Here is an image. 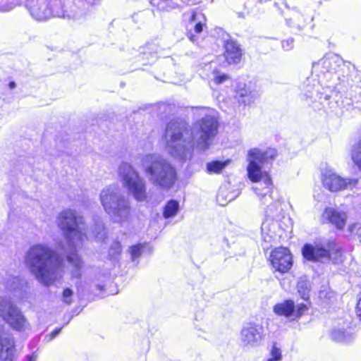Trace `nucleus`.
I'll list each match as a JSON object with an SVG mask.
<instances>
[{
    "mask_svg": "<svg viewBox=\"0 0 361 361\" xmlns=\"http://www.w3.org/2000/svg\"><path fill=\"white\" fill-rule=\"evenodd\" d=\"M199 115L200 118L190 127L178 121L167 124L164 140L166 150L172 157L187 160L192 157L195 147L206 151L212 145L218 133V113L212 109L202 108Z\"/></svg>",
    "mask_w": 361,
    "mask_h": 361,
    "instance_id": "obj_1",
    "label": "nucleus"
},
{
    "mask_svg": "<svg viewBox=\"0 0 361 361\" xmlns=\"http://www.w3.org/2000/svg\"><path fill=\"white\" fill-rule=\"evenodd\" d=\"M312 73L319 80H329L336 77L338 82L335 88L347 90L343 105L348 109L352 108L355 104L356 107L361 106V73L354 65L344 61L336 54H330L313 63Z\"/></svg>",
    "mask_w": 361,
    "mask_h": 361,
    "instance_id": "obj_2",
    "label": "nucleus"
},
{
    "mask_svg": "<svg viewBox=\"0 0 361 361\" xmlns=\"http://www.w3.org/2000/svg\"><path fill=\"white\" fill-rule=\"evenodd\" d=\"M276 151L269 149L262 152L259 149H251L247 155V175L250 180L255 185L253 190L260 198L263 204H267L265 209L267 216L274 219L279 216L281 210V203L274 200L272 196L273 185L271 178L267 172L262 171V165L276 157Z\"/></svg>",
    "mask_w": 361,
    "mask_h": 361,
    "instance_id": "obj_3",
    "label": "nucleus"
},
{
    "mask_svg": "<svg viewBox=\"0 0 361 361\" xmlns=\"http://www.w3.org/2000/svg\"><path fill=\"white\" fill-rule=\"evenodd\" d=\"M56 224L61 230L70 250L67 255V262L70 267L71 277L79 279L83 262L76 251L82 247L85 240L87 239L85 219L77 211L68 209L60 212Z\"/></svg>",
    "mask_w": 361,
    "mask_h": 361,
    "instance_id": "obj_4",
    "label": "nucleus"
},
{
    "mask_svg": "<svg viewBox=\"0 0 361 361\" xmlns=\"http://www.w3.org/2000/svg\"><path fill=\"white\" fill-rule=\"evenodd\" d=\"M25 263L35 279L45 286L54 284L63 274V259L44 244L31 246L26 252Z\"/></svg>",
    "mask_w": 361,
    "mask_h": 361,
    "instance_id": "obj_5",
    "label": "nucleus"
},
{
    "mask_svg": "<svg viewBox=\"0 0 361 361\" xmlns=\"http://www.w3.org/2000/svg\"><path fill=\"white\" fill-rule=\"evenodd\" d=\"M141 166L146 178L154 186L169 189L176 180V169L159 154H145L141 159Z\"/></svg>",
    "mask_w": 361,
    "mask_h": 361,
    "instance_id": "obj_6",
    "label": "nucleus"
},
{
    "mask_svg": "<svg viewBox=\"0 0 361 361\" xmlns=\"http://www.w3.org/2000/svg\"><path fill=\"white\" fill-rule=\"evenodd\" d=\"M105 212L114 223L123 224L128 221L131 207L129 199L116 185L104 188L99 196Z\"/></svg>",
    "mask_w": 361,
    "mask_h": 361,
    "instance_id": "obj_7",
    "label": "nucleus"
},
{
    "mask_svg": "<svg viewBox=\"0 0 361 361\" xmlns=\"http://www.w3.org/2000/svg\"><path fill=\"white\" fill-rule=\"evenodd\" d=\"M325 247L305 244L302 250L303 257L313 262L322 263L331 262L334 264L343 263L344 255L342 247L336 239H329L324 243Z\"/></svg>",
    "mask_w": 361,
    "mask_h": 361,
    "instance_id": "obj_8",
    "label": "nucleus"
},
{
    "mask_svg": "<svg viewBox=\"0 0 361 361\" xmlns=\"http://www.w3.org/2000/svg\"><path fill=\"white\" fill-rule=\"evenodd\" d=\"M0 317L13 330L29 334L32 326L20 307L10 298L0 297Z\"/></svg>",
    "mask_w": 361,
    "mask_h": 361,
    "instance_id": "obj_9",
    "label": "nucleus"
},
{
    "mask_svg": "<svg viewBox=\"0 0 361 361\" xmlns=\"http://www.w3.org/2000/svg\"><path fill=\"white\" fill-rule=\"evenodd\" d=\"M118 173L123 186L137 201L147 200L145 182L131 164L122 162L118 168Z\"/></svg>",
    "mask_w": 361,
    "mask_h": 361,
    "instance_id": "obj_10",
    "label": "nucleus"
},
{
    "mask_svg": "<svg viewBox=\"0 0 361 361\" xmlns=\"http://www.w3.org/2000/svg\"><path fill=\"white\" fill-rule=\"evenodd\" d=\"M27 6L31 16L37 20H44L51 16H69L61 0H28Z\"/></svg>",
    "mask_w": 361,
    "mask_h": 361,
    "instance_id": "obj_11",
    "label": "nucleus"
},
{
    "mask_svg": "<svg viewBox=\"0 0 361 361\" xmlns=\"http://www.w3.org/2000/svg\"><path fill=\"white\" fill-rule=\"evenodd\" d=\"M322 90L323 92H319V90H317V92L318 96V102L322 105V108L324 109L325 111L337 113L338 109L340 108H344L348 111L361 109V106L356 107L355 104L352 106V108L350 109H348L343 105V101L346 97L347 90H338L336 89L338 92H343L345 95L341 103H339L338 101L337 97L338 95L336 91L332 90L329 87H326V89Z\"/></svg>",
    "mask_w": 361,
    "mask_h": 361,
    "instance_id": "obj_12",
    "label": "nucleus"
},
{
    "mask_svg": "<svg viewBox=\"0 0 361 361\" xmlns=\"http://www.w3.org/2000/svg\"><path fill=\"white\" fill-rule=\"evenodd\" d=\"M322 181L324 186L331 192L353 188L357 183V179H345L331 170H326L324 173Z\"/></svg>",
    "mask_w": 361,
    "mask_h": 361,
    "instance_id": "obj_13",
    "label": "nucleus"
},
{
    "mask_svg": "<svg viewBox=\"0 0 361 361\" xmlns=\"http://www.w3.org/2000/svg\"><path fill=\"white\" fill-rule=\"evenodd\" d=\"M307 310L306 305L301 303L295 305L291 300H286L279 302L273 307V311L276 315L291 318L292 320L300 318Z\"/></svg>",
    "mask_w": 361,
    "mask_h": 361,
    "instance_id": "obj_14",
    "label": "nucleus"
},
{
    "mask_svg": "<svg viewBox=\"0 0 361 361\" xmlns=\"http://www.w3.org/2000/svg\"><path fill=\"white\" fill-rule=\"evenodd\" d=\"M264 335V328L261 324L248 323L241 330L240 341L244 345L255 347L262 343Z\"/></svg>",
    "mask_w": 361,
    "mask_h": 361,
    "instance_id": "obj_15",
    "label": "nucleus"
},
{
    "mask_svg": "<svg viewBox=\"0 0 361 361\" xmlns=\"http://www.w3.org/2000/svg\"><path fill=\"white\" fill-rule=\"evenodd\" d=\"M270 262L276 271L281 273L288 272L293 265V258L289 250L280 247L274 249L270 255Z\"/></svg>",
    "mask_w": 361,
    "mask_h": 361,
    "instance_id": "obj_16",
    "label": "nucleus"
},
{
    "mask_svg": "<svg viewBox=\"0 0 361 361\" xmlns=\"http://www.w3.org/2000/svg\"><path fill=\"white\" fill-rule=\"evenodd\" d=\"M347 219V213L338 208H326L322 215L323 223H330L338 230H343L344 228Z\"/></svg>",
    "mask_w": 361,
    "mask_h": 361,
    "instance_id": "obj_17",
    "label": "nucleus"
},
{
    "mask_svg": "<svg viewBox=\"0 0 361 361\" xmlns=\"http://www.w3.org/2000/svg\"><path fill=\"white\" fill-rule=\"evenodd\" d=\"M2 326L0 325V329ZM16 343L13 336L0 334V361H13L16 358Z\"/></svg>",
    "mask_w": 361,
    "mask_h": 361,
    "instance_id": "obj_18",
    "label": "nucleus"
},
{
    "mask_svg": "<svg viewBox=\"0 0 361 361\" xmlns=\"http://www.w3.org/2000/svg\"><path fill=\"white\" fill-rule=\"evenodd\" d=\"M235 97L239 102L249 105L259 97V93L251 83L247 85L240 83L236 87Z\"/></svg>",
    "mask_w": 361,
    "mask_h": 361,
    "instance_id": "obj_19",
    "label": "nucleus"
},
{
    "mask_svg": "<svg viewBox=\"0 0 361 361\" xmlns=\"http://www.w3.org/2000/svg\"><path fill=\"white\" fill-rule=\"evenodd\" d=\"M224 56L228 63H238L242 56V50L239 44L233 39L226 41Z\"/></svg>",
    "mask_w": 361,
    "mask_h": 361,
    "instance_id": "obj_20",
    "label": "nucleus"
},
{
    "mask_svg": "<svg viewBox=\"0 0 361 361\" xmlns=\"http://www.w3.org/2000/svg\"><path fill=\"white\" fill-rule=\"evenodd\" d=\"M324 80H319L318 82L316 84L313 82V80L307 78L306 81L303 84L302 92L305 99H310L312 103H314L318 101V96L317 90H319V92H323L322 89H326V87H322L320 83L323 82Z\"/></svg>",
    "mask_w": 361,
    "mask_h": 361,
    "instance_id": "obj_21",
    "label": "nucleus"
},
{
    "mask_svg": "<svg viewBox=\"0 0 361 361\" xmlns=\"http://www.w3.org/2000/svg\"><path fill=\"white\" fill-rule=\"evenodd\" d=\"M239 193L238 191H229L226 185L221 186L219 190L216 201L220 205L225 206L228 202L235 200Z\"/></svg>",
    "mask_w": 361,
    "mask_h": 361,
    "instance_id": "obj_22",
    "label": "nucleus"
},
{
    "mask_svg": "<svg viewBox=\"0 0 361 361\" xmlns=\"http://www.w3.org/2000/svg\"><path fill=\"white\" fill-rule=\"evenodd\" d=\"M93 6V3L87 0H75V7L76 8L74 11V13L68 17H72L75 19L80 18L83 16L86 15Z\"/></svg>",
    "mask_w": 361,
    "mask_h": 361,
    "instance_id": "obj_23",
    "label": "nucleus"
},
{
    "mask_svg": "<svg viewBox=\"0 0 361 361\" xmlns=\"http://www.w3.org/2000/svg\"><path fill=\"white\" fill-rule=\"evenodd\" d=\"M291 16L286 18V20L288 26L301 30L305 25V18L303 14L293 8Z\"/></svg>",
    "mask_w": 361,
    "mask_h": 361,
    "instance_id": "obj_24",
    "label": "nucleus"
},
{
    "mask_svg": "<svg viewBox=\"0 0 361 361\" xmlns=\"http://www.w3.org/2000/svg\"><path fill=\"white\" fill-rule=\"evenodd\" d=\"M26 284L23 278L9 276L6 281V288L10 292L17 293L21 291Z\"/></svg>",
    "mask_w": 361,
    "mask_h": 361,
    "instance_id": "obj_25",
    "label": "nucleus"
},
{
    "mask_svg": "<svg viewBox=\"0 0 361 361\" xmlns=\"http://www.w3.org/2000/svg\"><path fill=\"white\" fill-rule=\"evenodd\" d=\"M331 337L338 342H350L353 339L354 336L350 329L339 328L331 331Z\"/></svg>",
    "mask_w": 361,
    "mask_h": 361,
    "instance_id": "obj_26",
    "label": "nucleus"
},
{
    "mask_svg": "<svg viewBox=\"0 0 361 361\" xmlns=\"http://www.w3.org/2000/svg\"><path fill=\"white\" fill-rule=\"evenodd\" d=\"M92 235L97 241H103L106 237V232L103 221L99 219L94 220Z\"/></svg>",
    "mask_w": 361,
    "mask_h": 361,
    "instance_id": "obj_27",
    "label": "nucleus"
},
{
    "mask_svg": "<svg viewBox=\"0 0 361 361\" xmlns=\"http://www.w3.org/2000/svg\"><path fill=\"white\" fill-rule=\"evenodd\" d=\"M231 161L227 159L226 161H212L207 164V171L209 173H221L224 169H225Z\"/></svg>",
    "mask_w": 361,
    "mask_h": 361,
    "instance_id": "obj_28",
    "label": "nucleus"
},
{
    "mask_svg": "<svg viewBox=\"0 0 361 361\" xmlns=\"http://www.w3.org/2000/svg\"><path fill=\"white\" fill-rule=\"evenodd\" d=\"M202 20H204V16L202 13L192 11L190 21L197 34L202 32L203 30L204 24Z\"/></svg>",
    "mask_w": 361,
    "mask_h": 361,
    "instance_id": "obj_29",
    "label": "nucleus"
},
{
    "mask_svg": "<svg viewBox=\"0 0 361 361\" xmlns=\"http://www.w3.org/2000/svg\"><path fill=\"white\" fill-rule=\"evenodd\" d=\"M122 252L121 244L118 240H114L108 252V257L112 261H118Z\"/></svg>",
    "mask_w": 361,
    "mask_h": 361,
    "instance_id": "obj_30",
    "label": "nucleus"
},
{
    "mask_svg": "<svg viewBox=\"0 0 361 361\" xmlns=\"http://www.w3.org/2000/svg\"><path fill=\"white\" fill-rule=\"evenodd\" d=\"M179 209V204L177 201L171 200L168 202L164 207V216L166 219L174 216Z\"/></svg>",
    "mask_w": 361,
    "mask_h": 361,
    "instance_id": "obj_31",
    "label": "nucleus"
},
{
    "mask_svg": "<svg viewBox=\"0 0 361 361\" xmlns=\"http://www.w3.org/2000/svg\"><path fill=\"white\" fill-rule=\"evenodd\" d=\"M351 158L354 164L361 169V139L352 147Z\"/></svg>",
    "mask_w": 361,
    "mask_h": 361,
    "instance_id": "obj_32",
    "label": "nucleus"
},
{
    "mask_svg": "<svg viewBox=\"0 0 361 361\" xmlns=\"http://www.w3.org/2000/svg\"><path fill=\"white\" fill-rule=\"evenodd\" d=\"M298 291L300 295V297L307 300L309 298V292H310V285L309 283L304 280H300L298 281Z\"/></svg>",
    "mask_w": 361,
    "mask_h": 361,
    "instance_id": "obj_33",
    "label": "nucleus"
},
{
    "mask_svg": "<svg viewBox=\"0 0 361 361\" xmlns=\"http://www.w3.org/2000/svg\"><path fill=\"white\" fill-rule=\"evenodd\" d=\"M145 244H137L129 247L128 252L132 261H135L140 257L143 252Z\"/></svg>",
    "mask_w": 361,
    "mask_h": 361,
    "instance_id": "obj_34",
    "label": "nucleus"
},
{
    "mask_svg": "<svg viewBox=\"0 0 361 361\" xmlns=\"http://www.w3.org/2000/svg\"><path fill=\"white\" fill-rule=\"evenodd\" d=\"M73 290L70 288H66L63 289L61 300L63 303L70 305L73 302Z\"/></svg>",
    "mask_w": 361,
    "mask_h": 361,
    "instance_id": "obj_35",
    "label": "nucleus"
},
{
    "mask_svg": "<svg viewBox=\"0 0 361 361\" xmlns=\"http://www.w3.org/2000/svg\"><path fill=\"white\" fill-rule=\"evenodd\" d=\"M271 359L275 361H279L281 359V350L276 348L275 345L273 346L271 351Z\"/></svg>",
    "mask_w": 361,
    "mask_h": 361,
    "instance_id": "obj_36",
    "label": "nucleus"
},
{
    "mask_svg": "<svg viewBox=\"0 0 361 361\" xmlns=\"http://www.w3.org/2000/svg\"><path fill=\"white\" fill-rule=\"evenodd\" d=\"M282 48L285 51L290 50L293 47V39L290 38L281 42Z\"/></svg>",
    "mask_w": 361,
    "mask_h": 361,
    "instance_id": "obj_37",
    "label": "nucleus"
},
{
    "mask_svg": "<svg viewBox=\"0 0 361 361\" xmlns=\"http://www.w3.org/2000/svg\"><path fill=\"white\" fill-rule=\"evenodd\" d=\"M228 79L226 74L217 75L214 77V82L216 85L222 84Z\"/></svg>",
    "mask_w": 361,
    "mask_h": 361,
    "instance_id": "obj_38",
    "label": "nucleus"
},
{
    "mask_svg": "<svg viewBox=\"0 0 361 361\" xmlns=\"http://www.w3.org/2000/svg\"><path fill=\"white\" fill-rule=\"evenodd\" d=\"M350 231L351 232H355V233L358 235V238L361 242V224H354L350 226Z\"/></svg>",
    "mask_w": 361,
    "mask_h": 361,
    "instance_id": "obj_39",
    "label": "nucleus"
},
{
    "mask_svg": "<svg viewBox=\"0 0 361 361\" xmlns=\"http://www.w3.org/2000/svg\"><path fill=\"white\" fill-rule=\"evenodd\" d=\"M13 6L11 4H1L0 3V11L8 12L13 9Z\"/></svg>",
    "mask_w": 361,
    "mask_h": 361,
    "instance_id": "obj_40",
    "label": "nucleus"
},
{
    "mask_svg": "<svg viewBox=\"0 0 361 361\" xmlns=\"http://www.w3.org/2000/svg\"><path fill=\"white\" fill-rule=\"evenodd\" d=\"M356 314L361 320V297L359 298L356 305Z\"/></svg>",
    "mask_w": 361,
    "mask_h": 361,
    "instance_id": "obj_41",
    "label": "nucleus"
},
{
    "mask_svg": "<svg viewBox=\"0 0 361 361\" xmlns=\"http://www.w3.org/2000/svg\"><path fill=\"white\" fill-rule=\"evenodd\" d=\"M62 328H57L54 329L49 335L50 338L49 340H51L54 338L59 334L61 332Z\"/></svg>",
    "mask_w": 361,
    "mask_h": 361,
    "instance_id": "obj_42",
    "label": "nucleus"
},
{
    "mask_svg": "<svg viewBox=\"0 0 361 361\" xmlns=\"http://www.w3.org/2000/svg\"><path fill=\"white\" fill-rule=\"evenodd\" d=\"M26 361H36L37 360V355L32 353V355H27L26 356Z\"/></svg>",
    "mask_w": 361,
    "mask_h": 361,
    "instance_id": "obj_43",
    "label": "nucleus"
},
{
    "mask_svg": "<svg viewBox=\"0 0 361 361\" xmlns=\"http://www.w3.org/2000/svg\"><path fill=\"white\" fill-rule=\"evenodd\" d=\"M188 37L192 42H194L196 41V37L191 32L188 33Z\"/></svg>",
    "mask_w": 361,
    "mask_h": 361,
    "instance_id": "obj_44",
    "label": "nucleus"
},
{
    "mask_svg": "<svg viewBox=\"0 0 361 361\" xmlns=\"http://www.w3.org/2000/svg\"><path fill=\"white\" fill-rule=\"evenodd\" d=\"M8 87L11 90H13L16 87V84L15 82L11 81L8 83Z\"/></svg>",
    "mask_w": 361,
    "mask_h": 361,
    "instance_id": "obj_45",
    "label": "nucleus"
},
{
    "mask_svg": "<svg viewBox=\"0 0 361 361\" xmlns=\"http://www.w3.org/2000/svg\"><path fill=\"white\" fill-rule=\"evenodd\" d=\"M267 223L266 222H263L262 224V227H261V229H262V233H264L266 230H267Z\"/></svg>",
    "mask_w": 361,
    "mask_h": 361,
    "instance_id": "obj_46",
    "label": "nucleus"
},
{
    "mask_svg": "<svg viewBox=\"0 0 361 361\" xmlns=\"http://www.w3.org/2000/svg\"><path fill=\"white\" fill-rule=\"evenodd\" d=\"M284 5L288 9H290V7L286 2L284 3Z\"/></svg>",
    "mask_w": 361,
    "mask_h": 361,
    "instance_id": "obj_47",
    "label": "nucleus"
},
{
    "mask_svg": "<svg viewBox=\"0 0 361 361\" xmlns=\"http://www.w3.org/2000/svg\"><path fill=\"white\" fill-rule=\"evenodd\" d=\"M97 287L98 289H102V286H100V285H97Z\"/></svg>",
    "mask_w": 361,
    "mask_h": 361,
    "instance_id": "obj_48",
    "label": "nucleus"
},
{
    "mask_svg": "<svg viewBox=\"0 0 361 361\" xmlns=\"http://www.w3.org/2000/svg\"><path fill=\"white\" fill-rule=\"evenodd\" d=\"M71 318H72V317H69V318H68V322H67V323H66V324H68V323L69 322V321H70V320H71Z\"/></svg>",
    "mask_w": 361,
    "mask_h": 361,
    "instance_id": "obj_49",
    "label": "nucleus"
}]
</instances>
